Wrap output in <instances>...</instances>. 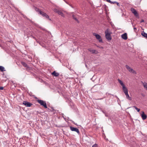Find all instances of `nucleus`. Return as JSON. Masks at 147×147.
<instances>
[{"mask_svg":"<svg viewBox=\"0 0 147 147\" xmlns=\"http://www.w3.org/2000/svg\"><path fill=\"white\" fill-rule=\"evenodd\" d=\"M112 33L109 28H107L105 32V36L106 38L108 40H111L112 38L111 34Z\"/></svg>","mask_w":147,"mask_h":147,"instance_id":"f257e3e1","label":"nucleus"},{"mask_svg":"<svg viewBox=\"0 0 147 147\" xmlns=\"http://www.w3.org/2000/svg\"><path fill=\"white\" fill-rule=\"evenodd\" d=\"M123 91L126 96V98L129 100H131V98L129 96V95L128 94V90L127 88L125 87L123 89Z\"/></svg>","mask_w":147,"mask_h":147,"instance_id":"f03ea898","label":"nucleus"},{"mask_svg":"<svg viewBox=\"0 0 147 147\" xmlns=\"http://www.w3.org/2000/svg\"><path fill=\"white\" fill-rule=\"evenodd\" d=\"M37 102L40 104V105L43 106L45 108H47V103L45 101L42 100H37Z\"/></svg>","mask_w":147,"mask_h":147,"instance_id":"7ed1b4c3","label":"nucleus"},{"mask_svg":"<svg viewBox=\"0 0 147 147\" xmlns=\"http://www.w3.org/2000/svg\"><path fill=\"white\" fill-rule=\"evenodd\" d=\"M93 35L95 36L96 38L98 40L99 42L103 43L101 37L99 35L94 33H93Z\"/></svg>","mask_w":147,"mask_h":147,"instance_id":"20e7f679","label":"nucleus"},{"mask_svg":"<svg viewBox=\"0 0 147 147\" xmlns=\"http://www.w3.org/2000/svg\"><path fill=\"white\" fill-rule=\"evenodd\" d=\"M125 67L128 70V71L130 72V73H133V74H136V71H134L133 69L131 68L130 67H129L128 65H125Z\"/></svg>","mask_w":147,"mask_h":147,"instance_id":"39448f33","label":"nucleus"},{"mask_svg":"<svg viewBox=\"0 0 147 147\" xmlns=\"http://www.w3.org/2000/svg\"><path fill=\"white\" fill-rule=\"evenodd\" d=\"M23 104L26 107H30L32 104L27 101H24L23 102Z\"/></svg>","mask_w":147,"mask_h":147,"instance_id":"423d86ee","label":"nucleus"},{"mask_svg":"<svg viewBox=\"0 0 147 147\" xmlns=\"http://www.w3.org/2000/svg\"><path fill=\"white\" fill-rule=\"evenodd\" d=\"M70 129L71 131H75L79 134H80V131L79 129L73 127L71 126L70 127Z\"/></svg>","mask_w":147,"mask_h":147,"instance_id":"0eeeda50","label":"nucleus"},{"mask_svg":"<svg viewBox=\"0 0 147 147\" xmlns=\"http://www.w3.org/2000/svg\"><path fill=\"white\" fill-rule=\"evenodd\" d=\"M131 10L132 13H134V15L136 16H138V14L136 10L133 8H131Z\"/></svg>","mask_w":147,"mask_h":147,"instance_id":"6e6552de","label":"nucleus"},{"mask_svg":"<svg viewBox=\"0 0 147 147\" xmlns=\"http://www.w3.org/2000/svg\"><path fill=\"white\" fill-rule=\"evenodd\" d=\"M88 50L92 54H97L98 53V51H97L95 50H93L91 48L89 49H88Z\"/></svg>","mask_w":147,"mask_h":147,"instance_id":"1a4fd4ad","label":"nucleus"},{"mask_svg":"<svg viewBox=\"0 0 147 147\" xmlns=\"http://www.w3.org/2000/svg\"><path fill=\"white\" fill-rule=\"evenodd\" d=\"M142 113L141 114V116L143 120H144L146 119L147 118V116L145 114L144 112L142 111Z\"/></svg>","mask_w":147,"mask_h":147,"instance_id":"9d476101","label":"nucleus"},{"mask_svg":"<svg viewBox=\"0 0 147 147\" xmlns=\"http://www.w3.org/2000/svg\"><path fill=\"white\" fill-rule=\"evenodd\" d=\"M122 38L124 40H126L127 39V34L126 33H125L123 34H122L121 36Z\"/></svg>","mask_w":147,"mask_h":147,"instance_id":"9b49d317","label":"nucleus"},{"mask_svg":"<svg viewBox=\"0 0 147 147\" xmlns=\"http://www.w3.org/2000/svg\"><path fill=\"white\" fill-rule=\"evenodd\" d=\"M51 74L55 77L58 76L59 75V73L57 72H56L55 71H53L52 73Z\"/></svg>","mask_w":147,"mask_h":147,"instance_id":"f8f14e48","label":"nucleus"},{"mask_svg":"<svg viewBox=\"0 0 147 147\" xmlns=\"http://www.w3.org/2000/svg\"><path fill=\"white\" fill-rule=\"evenodd\" d=\"M118 81L120 84L122 86L123 89L125 87V85L123 83V82L121 80H120L119 79H118Z\"/></svg>","mask_w":147,"mask_h":147,"instance_id":"ddd939ff","label":"nucleus"},{"mask_svg":"<svg viewBox=\"0 0 147 147\" xmlns=\"http://www.w3.org/2000/svg\"><path fill=\"white\" fill-rule=\"evenodd\" d=\"M141 83L143 84L144 88H145L147 90V83L145 82H144L142 81Z\"/></svg>","mask_w":147,"mask_h":147,"instance_id":"4468645a","label":"nucleus"},{"mask_svg":"<svg viewBox=\"0 0 147 147\" xmlns=\"http://www.w3.org/2000/svg\"><path fill=\"white\" fill-rule=\"evenodd\" d=\"M57 13L59 15H61V16L63 17H64L65 16V15H64L63 14V13H62V12L60 10H59V12H58V13Z\"/></svg>","mask_w":147,"mask_h":147,"instance_id":"2eb2a0df","label":"nucleus"},{"mask_svg":"<svg viewBox=\"0 0 147 147\" xmlns=\"http://www.w3.org/2000/svg\"><path fill=\"white\" fill-rule=\"evenodd\" d=\"M141 34L144 37L147 38V34L144 31L142 32Z\"/></svg>","mask_w":147,"mask_h":147,"instance_id":"dca6fc26","label":"nucleus"},{"mask_svg":"<svg viewBox=\"0 0 147 147\" xmlns=\"http://www.w3.org/2000/svg\"><path fill=\"white\" fill-rule=\"evenodd\" d=\"M21 64L26 67H28V66L27 64L25 62L22 61L21 62Z\"/></svg>","mask_w":147,"mask_h":147,"instance_id":"f3484780","label":"nucleus"},{"mask_svg":"<svg viewBox=\"0 0 147 147\" xmlns=\"http://www.w3.org/2000/svg\"><path fill=\"white\" fill-rule=\"evenodd\" d=\"M72 18L73 19L75 20V21L76 22H77L78 23L79 22V21L78 20V19L76 18L75 17V16L74 15H73L72 16Z\"/></svg>","mask_w":147,"mask_h":147,"instance_id":"a211bd4d","label":"nucleus"},{"mask_svg":"<svg viewBox=\"0 0 147 147\" xmlns=\"http://www.w3.org/2000/svg\"><path fill=\"white\" fill-rule=\"evenodd\" d=\"M0 70L1 71H5V70L4 67L2 66H0Z\"/></svg>","mask_w":147,"mask_h":147,"instance_id":"6ab92c4d","label":"nucleus"},{"mask_svg":"<svg viewBox=\"0 0 147 147\" xmlns=\"http://www.w3.org/2000/svg\"><path fill=\"white\" fill-rule=\"evenodd\" d=\"M53 10L54 12H55V13H58L59 11V10H58V9H57L56 8H55V9H53Z\"/></svg>","mask_w":147,"mask_h":147,"instance_id":"aec40b11","label":"nucleus"},{"mask_svg":"<svg viewBox=\"0 0 147 147\" xmlns=\"http://www.w3.org/2000/svg\"><path fill=\"white\" fill-rule=\"evenodd\" d=\"M44 14L45 15V17L47 19H49L50 20H51V19H49V16L48 15H47L46 13H45V14Z\"/></svg>","mask_w":147,"mask_h":147,"instance_id":"412c9836","label":"nucleus"},{"mask_svg":"<svg viewBox=\"0 0 147 147\" xmlns=\"http://www.w3.org/2000/svg\"><path fill=\"white\" fill-rule=\"evenodd\" d=\"M133 107L135 108L138 112H139L140 111V109L138 108L136 106H134Z\"/></svg>","mask_w":147,"mask_h":147,"instance_id":"4be33fe9","label":"nucleus"},{"mask_svg":"<svg viewBox=\"0 0 147 147\" xmlns=\"http://www.w3.org/2000/svg\"><path fill=\"white\" fill-rule=\"evenodd\" d=\"M45 13L41 11H39V13L42 16L43 14H44Z\"/></svg>","mask_w":147,"mask_h":147,"instance_id":"5701e85b","label":"nucleus"},{"mask_svg":"<svg viewBox=\"0 0 147 147\" xmlns=\"http://www.w3.org/2000/svg\"><path fill=\"white\" fill-rule=\"evenodd\" d=\"M36 10L37 11H38L39 12V11H40V9L38 8H36Z\"/></svg>","mask_w":147,"mask_h":147,"instance_id":"b1692460","label":"nucleus"},{"mask_svg":"<svg viewBox=\"0 0 147 147\" xmlns=\"http://www.w3.org/2000/svg\"><path fill=\"white\" fill-rule=\"evenodd\" d=\"M97 144H95L93 145L92 146V147H97Z\"/></svg>","mask_w":147,"mask_h":147,"instance_id":"393cba45","label":"nucleus"},{"mask_svg":"<svg viewBox=\"0 0 147 147\" xmlns=\"http://www.w3.org/2000/svg\"><path fill=\"white\" fill-rule=\"evenodd\" d=\"M116 3V1H114V2H112L111 1V3H111V4H114L115 3Z\"/></svg>","mask_w":147,"mask_h":147,"instance_id":"a878e982","label":"nucleus"},{"mask_svg":"<svg viewBox=\"0 0 147 147\" xmlns=\"http://www.w3.org/2000/svg\"><path fill=\"white\" fill-rule=\"evenodd\" d=\"M116 3L117 5L118 6H120V5H119V3L118 2H116Z\"/></svg>","mask_w":147,"mask_h":147,"instance_id":"bb28decb","label":"nucleus"},{"mask_svg":"<svg viewBox=\"0 0 147 147\" xmlns=\"http://www.w3.org/2000/svg\"><path fill=\"white\" fill-rule=\"evenodd\" d=\"M106 1L109 3L111 2V1L110 0H106Z\"/></svg>","mask_w":147,"mask_h":147,"instance_id":"cd10ccee","label":"nucleus"},{"mask_svg":"<svg viewBox=\"0 0 147 147\" xmlns=\"http://www.w3.org/2000/svg\"><path fill=\"white\" fill-rule=\"evenodd\" d=\"M3 87H0V90H3Z\"/></svg>","mask_w":147,"mask_h":147,"instance_id":"c85d7f7f","label":"nucleus"},{"mask_svg":"<svg viewBox=\"0 0 147 147\" xmlns=\"http://www.w3.org/2000/svg\"><path fill=\"white\" fill-rule=\"evenodd\" d=\"M144 20L142 19V20H141V21L140 22V23H142V22H144Z\"/></svg>","mask_w":147,"mask_h":147,"instance_id":"c756f323","label":"nucleus"},{"mask_svg":"<svg viewBox=\"0 0 147 147\" xmlns=\"http://www.w3.org/2000/svg\"><path fill=\"white\" fill-rule=\"evenodd\" d=\"M134 30L136 29V27H134Z\"/></svg>","mask_w":147,"mask_h":147,"instance_id":"7c9ffc66","label":"nucleus"},{"mask_svg":"<svg viewBox=\"0 0 147 147\" xmlns=\"http://www.w3.org/2000/svg\"><path fill=\"white\" fill-rule=\"evenodd\" d=\"M45 15L44 14H43L42 15V16L43 17H45Z\"/></svg>","mask_w":147,"mask_h":147,"instance_id":"2f4dec72","label":"nucleus"},{"mask_svg":"<svg viewBox=\"0 0 147 147\" xmlns=\"http://www.w3.org/2000/svg\"><path fill=\"white\" fill-rule=\"evenodd\" d=\"M96 88V86H94V87H93V88Z\"/></svg>","mask_w":147,"mask_h":147,"instance_id":"473e14b6","label":"nucleus"},{"mask_svg":"<svg viewBox=\"0 0 147 147\" xmlns=\"http://www.w3.org/2000/svg\"><path fill=\"white\" fill-rule=\"evenodd\" d=\"M102 98H101L98 99V100H102Z\"/></svg>","mask_w":147,"mask_h":147,"instance_id":"72a5a7b5","label":"nucleus"},{"mask_svg":"<svg viewBox=\"0 0 147 147\" xmlns=\"http://www.w3.org/2000/svg\"><path fill=\"white\" fill-rule=\"evenodd\" d=\"M26 17V16H23V17H24V18H25Z\"/></svg>","mask_w":147,"mask_h":147,"instance_id":"f704fd0d","label":"nucleus"},{"mask_svg":"<svg viewBox=\"0 0 147 147\" xmlns=\"http://www.w3.org/2000/svg\"><path fill=\"white\" fill-rule=\"evenodd\" d=\"M54 110V109H53V111H53Z\"/></svg>","mask_w":147,"mask_h":147,"instance_id":"c9c22d12","label":"nucleus"}]
</instances>
